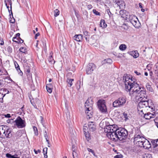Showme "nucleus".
I'll return each instance as SVG.
<instances>
[{"instance_id":"864d4df0","label":"nucleus","mask_w":158,"mask_h":158,"mask_svg":"<svg viewBox=\"0 0 158 158\" xmlns=\"http://www.w3.org/2000/svg\"><path fill=\"white\" fill-rule=\"evenodd\" d=\"M7 50L8 52L10 53H11L12 52V48L10 46H9L7 48Z\"/></svg>"},{"instance_id":"4d7b16f0","label":"nucleus","mask_w":158,"mask_h":158,"mask_svg":"<svg viewBox=\"0 0 158 158\" xmlns=\"http://www.w3.org/2000/svg\"><path fill=\"white\" fill-rule=\"evenodd\" d=\"M156 140H154L153 142H152V143L153 145V147L155 148L158 145H156V142H155V141H156Z\"/></svg>"},{"instance_id":"473e14b6","label":"nucleus","mask_w":158,"mask_h":158,"mask_svg":"<svg viewBox=\"0 0 158 158\" xmlns=\"http://www.w3.org/2000/svg\"><path fill=\"white\" fill-rule=\"evenodd\" d=\"M104 61L106 63H108L109 64H111L112 62V60L110 58H108L105 59Z\"/></svg>"},{"instance_id":"ea45409f","label":"nucleus","mask_w":158,"mask_h":158,"mask_svg":"<svg viewBox=\"0 0 158 158\" xmlns=\"http://www.w3.org/2000/svg\"><path fill=\"white\" fill-rule=\"evenodd\" d=\"M155 67H156L157 69L156 70H155V73L156 75L158 73V61L156 63L155 65Z\"/></svg>"},{"instance_id":"338daca9","label":"nucleus","mask_w":158,"mask_h":158,"mask_svg":"<svg viewBox=\"0 0 158 158\" xmlns=\"http://www.w3.org/2000/svg\"><path fill=\"white\" fill-rule=\"evenodd\" d=\"M135 73L137 75H140L141 74V73H139V72H138L137 71H135Z\"/></svg>"},{"instance_id":"9d476101","label":"nucleus","mask_w":158,"mask_h":158,"mask_svg":"<svg viewBox=\"0 0 158 158\" xmlns=\"http://www.w3.org/2000/svg\"><path fill=\"white\" fill-rule=\"evenodd\" d=\"M106 135L109 139L114 141H117L119 139L117 131L115 132H112L110 134V133L107 134Z\"/></svg>"},{"instance_id":"1a4fd4ad","label":"nucleus","mask_w":158,"mask_h":158,"mask_svg":"<svg viewBox=\"0 0 158 158\" xmlns=\"http://www.w3.org/2000/svg\"><path fill=\"white\" fill-rule=\"evenodd\" d=\"M96 68V66L94 63H89L87 65L86 69V73L87 74H91Z\"/></svg>"},{"instance_id":"412c9836","label":"nucleus","mask_w":158,"mask_h":158,"mask_svg":"<svg viewBox=\"0 0 158 158\" xmlns=\"http://www.w3.org/2000/svg\"><path fill=\"white\" fill-rule=\"evenodd\" d=\"M130 53L131 55L134 58L138 57L139 55V53L137 50L131 52Z\"/></svg>"},{"instance_id":"f8f14e48","label":"nucleus","mask_w":158,"mask_h":158,"mask_svg":"<svg viewBox=\"0 0 158 158\" xmlns=\"http://www.w3.org/2000/svg\"><path fill=\"white\" fill-rule=\"evenodd\" d=\"M113 2L115 3L120 9H123L125 6L124 2L123 0H113Z\"/></svg>"},{"instance_id":"69168bd1","label":"nucleus","mask_w":158,"mask_h":158,"mask_svg":"<svg viewBox=\"0 0 158 158\" xmlns=\"http://www.w3.org/2000/svg\"><path fill=\"white\" fill-rule=\"evenodd\" d=\"M15 19L13 18V19L10 20V22L12 23H14L15 22Z\"/></svg>"},{"instance_id":"37998d69","label":"nucleus","mask_w":158,"mask_h":158,"mask_svg":"<svg viewBox=\"0 0 158 158\" xmlns=\"http://www.w3.org/2000/svg\"><path fill=\"white\" fill-rule=\"evenodd\" d=\"M109 129H109L108 130V129H107V127L106 126L105 128V131L107 133V134L110 133V134L112 132Z\"/></svg>"},{"instance_id":"cd10ccee","label":"nucleus","mask_w":158,"mask_h":158,"mask_svg":"<svg viewBox=\"0 0 158 158\" xmlns=\"http://www.w3.org/2000/svg\"><path fill=\"white\" fill-rule=\"evenodd\" d=\"M6 156L7 158H19V157H15L14 156L12 155L10 153H7L6 155Z\"/></svg>"},{"instance_id":"39448f33","label":"nucleus","mask_w":158,"mask_h":158,"mask_svg":"<svg viewBox=\"0 0 158 158\" xmlns=\"http://www.w3.org/2000/svg\"><path fill=\"white\" fill-rule=\"evenodd\" d=\"M126 19L129 21L136 28H138L139 22L137 17L133 15H129V16L126 17Z\"/></svg>"},{"instance_id":"6e6d98bb","label":"nucleus","mask_w":158,"mask_h":158,"mask_svg":"<svg viewBox=\"0 0 158 158\" xmlns=\"http://www.w3.org/2000/svg\"><path fill=\"white\" fill-rule=\"evenodd\" d=\"M44 135L45 139H48L47 132L46 131H45L44 133Z\"/></svg>"},{"instance_id":"6ab92c4d","label":"nucleus","mask_w":158,"mask_h":158,"mask_svg":"<svg viewBox=\"0 0 158 158\" xmlns=\"http://www.w3.org/2000/svg\"><path fill=\"white\" fill-rule=\"evenodd\" d=\"M24 72L26 73L27 76L28 77H30V68L29 66L27 65H25L24 66Z\"/></svg>"},{"instance_id":"bf43d9fd","label":"nucleus","mask_w":158,"mask_h":158,"mask_svg":"<svg viewBox=\"0 0 158 158\" xmlns=\"http://www.w3.org/2000/svg\"><path fill=\"white\" fill-rule=\"evenodd\" d=\"M34 152L36 154H37L38 152H41L40 151L39 149L37 151H36L35 149H34Z\"/></svg>"},{"instance_id":"a19ab883","label":"nucleus","mask_w":158,"mask_h":158,"mask_svg":"<svg viewBox=\"0 0 158 158\" xmlns=\"http://www.w3.org/2000/svg\"><path fill=\"white\" fill-rule=\"evenodd\" d=\"M20 34L19 33H17L16 34V36L14 37L13 38V39H16V40L17 39H20Z\"/></svg>"},{"instance_id":"2eb2a0df","label":"nucleus","mask_w":158,"mask_h":158,"mask_svg":"<svg viewBox=\"0 0 158 158\" xmlns=\"http://www.w3.org/2000/svg\"><path fill=\"white\" fill-rule=\"evenodd\" d=\"M88 127L89 130L91 131H94L96 129V125L93 122H90L89 123Z\"/></svg>"},{"instance_id":"09e8293b","label":"nucleus","mask_w":158,"mask_h":158,"mask_svg":"<svg viewBox=\"0 0 158 158\" xmlns=\"http://www.w3.org/2000/svg\"><path fill=\"white\" fill-rule=\"evenodd\" d=\"M114 125H110L109 126H107L106 127H107V129H109V130L111 131V129H113V128L114 127Z\"/></svg>"},{"instance_id":"e433bc0d","label":"nucleus","mask_w":158,"mask_h":158,"mask_svg":"<svg viewBox=\"0 0 158 158\" xmlns=\"http://www.w3.org/2000/svg\"><path fill=\"white\" fill-rule=\"evenodd\" d=\"M77 155L76 153V152L75 151V149L74 150H73V158H77Z\"/></svg>"},{"instance_id":"5701e85b","label":"nucleus","mask_w":158,"mask_h":158,"mask_svg":"<svg viewBox=\"0 0 158 158\" xmlns=\"http://www.w3.org/2000/svg\"><path fill=\"white\" fill-rule=\"evenodd\" d=\"M46 89L47 91L49 93H51L52 92V86L51 84H48L46 85Z\"/></svg>"},{"instance_id":"f704fd0d","label":"nucleus","mask_w":158,"mask_h":158,"mask_svg":"<svg viewBox=\"0 0 158 158\" xmlns=\"http://www.w3.org/2000/svg\"><path fill=\"white\" fill-rule=\"evenodd\" d=\"M143 141H141L140 142H139L138 143H136V144L139 146L142 147H143Z\"/></svg>"},{"instance_id":"7ed1b4c3","label":"nucleus","mask_w":158,"mask_h":158,"mask_svg":"<svg viewBox=\"0 0 158 158\" xmlns=\"http://www.w3.org/2000/svg\"><path fill=\"white\" fill-rule=\"evenodd\" d=\"M147 107L150 109L151 111H152L154 109V106L151 100L150 99L145 100L143 98L139 103L138 108Z\"/></svg>"},{"instance_id":"4c0bfd02","label":"nucleus","mask_w":158,"mask_h":158,"mask_svg":"<svg viewBox=\"0 0 158 158\" xmlns=\"http://www.w3.org/2000/svg\"><path fill=\"white\" fill-rule=\"evenodd\" d=\"M123 116L124 118H125V120H127V119H129V118H128L129 116H128V115L127 113H126L125 112H124L123 113Z\"/></svg>"},{"instance_id":"0eeeda50","label":"nucleus","mask_w":158,"mask_h":158,"mask_svg":"<svg viewBox=\"0 0 158 158\" xmlns=\"http://www.w3.org/2000/svg\"><path fill=\"white\" fill-rule=\"evenodd\" d=\"M104 100H99L97 102V105L100 112L103 114H106L107 112V109Z\"/></svg>"},{"instance_id":"aec40b11","label":"nucleus","mask_w":158,"mask_h":158,"mask_svg":"<svg viewBox=\"0 0 158 158\" xmlns=\"http://www.w3.org/2000/svg\"><path fill=\"white\" fill-rule=\"evenodd\" d=\"M100 26L102 28H106L107 25L104 19H101L100 23Z\"/></svg>"},{"instance_id":"0e129e2a","label":"nucleus","mask_w":158,"mask_h":158,"mask_svg":"<svg viewBox=\"0 0 158 158\" xmlns=\"http://www.w3.org/2000/svg\"><path fill=\"white\" fill-rule=\"evenodd\" d=\"M3 91L6 93V94H9V91L8 90L6 89H3Z\"/></svg>"},{"instance_id":"f3484780","label":"nucleus","mask_w":158,"mask_h":158,"mask_svg":"<svg viewBox=\"0 0 158 158\" xmlns=\"http://www.w3.org/2000/svg\"><path fill=\"white\" fill-rule=\"evenodd\" d=\"M14 63L15 66V68L16 69L17 71L18 72L20 76H22L23 75V73L22 72V71L20 70L19 64L16 61H15Z\"/></svg>"},{"instance_id":"5fc2aeb1","label":"nucleus","mask_w":158,"mask_h":158,"mask_svg":"<svg viewBox=\"0 0 158 158\" xmlns=\"http://www.w3.org/2000/svg\"><path fill=\"white\" fill-rule=\"evenodd\" d=\"M47 149H48V148H45L43 149V151L44 152V154H47Z\"/></svg>"},{"instance_id":"f257e3e1","label":"nucleus","mask_w":158,"mask_h":158,"mask_svg":"<svg viewBox=\"0 0 158 158\" xmlns=\"http://www.w3.org/2000/svg\"><path fill=\"white\" fill-rule=\"evenodd\" d=\"M123 80L125 83V89L127 91H130V95L131 97L137 96L138 95L146 93L145 89L139 86V85L134 81L131 75L124 74Z\"/></svg>"},{"instance_id":"4be33fe9","label":"nucleus","mask_w":158,"mask_h":158,"mask_svg":"<svg viewBox=\"0 0 158 158\" xmlns=\"http://www.w3.org/2000/svg\"><path fill=\"white\" fill-rule=\"evenodd\" d=\"M138 132H139L140 133V131H138ZM142 136L141 135V134H139V133L138 132V133L136 134L134 136V142H135L136 141H137V140L142 137Z\"/></svg>"},{"instance_id":"e2e57ef3","label":"nucleus","mask_w":158,"mask_h":158,"mask_svg":"<svg viewBox=\"0 0 158 158\" xmlns=\"http://www.w3.org/2000/svg\"><path fill=\"white\" fill-rule=\"evenodd\" d=\"M40 35V34L39 33H37V34H36L35 35V38L36 39H37V37L38 36H39Z\"/></svg>"},{"instance_id":"a211bd4d","label":"nucleus","mask_w":158,"mask_h":158,"mask_svg":"<svg viewBox=\"0 0 158 158\" xmlns=\"http://www.w3.org/2000/svg\"><path fill=\"white\" fill-rule=\"evenodd\" d=\"M82 35H76L73 37V38L77 41L80 42L82 39Z\"/></svg>"},{"instance_id":"20e7f679","label":"nucleus","mask_w":158,"mask_h":158,"mask_svg":"<svg viewBox=\"0 0 158 158\" xmlns=\"http://www.w3.org/2000/svg\"><path fill=\"white\" fill-rule=\"evenodd\" d=\"M126 102V97H120L113 102V106L115 107H122L125 104Z\"/></svg>"},{"instance_id":"13d9d810","label":"nucleus","mask_w":158,"mask_h":158,"mask_svg":"<svg viewBox=\"0 0 158 158\" xmlns=\"http://www.w3.org/2000/svg\"><path fill=\"white\" fill-rule=\"evenodd\" d=\"M117 129H116V128L114 127L113 128V129H111V132H115L116 131H117Z\"/></svg>"},{"instance_id":"423d86ee","label":"nucleus","mask_w":158,"mask_h":158,"mask_svg":"<svg viewBox=\"0 0 158 158\" xmlns=\"http://www.w3.org/2000/svg\"><path fill=\"white\" fill-rule=\"evenodd\" d=\"M117 132L119 137L118 139L120 141L125 139L127 137V131L125 129H117Z\"/></svg>"},{"instance_id":"c85d7f7f","label":"nucleus","mask_w":158,"mask_h":158,"mask_svg":"<svg viewBox=\"0 0 158 158\" xmlns=\"http://www.w3.org/2000/svg\"><path fill=\"white\" fill-rule=\"evenodd\" d=\"M60 14L59 10L57 9H56L54 10V16L55 17H56L59 15Z\"/></svg>"},{"instance_id":"8fccbe9b","label":"nucleus","mask_w":158,"mask_h":158,"mask_svg":"<svg viewBox=\"0 0 158 158\" xmlns=\"http://www.w3.org/2000/svg\"><path fill=\"white\" fill-rule=\"evenodd\" d=\"M6 94H4V95H3L2 93H0V100L2 99V100H3V98Z\"/></svg>"},{"instance_id":"393cba45","label":"nucleus","mask_w":158,"mask_h":158,"mask_svg":"<svg viewBox=\"0 0 158 158\" xmlns=\"http://www.w3.org/2000/svg\"><path fill=\"white\" fill-rule=\"evenodd\" d=\"M74 81L73 79H70L67 78V82L68 83V85L69 87H71L73 85L72 81Z\"/></svg>"},{"instance_id":"7c9ffc66","label":"nucleus","mask_w":158,"mask_h":158,"mask_svg":"<svg viewBox=\"0 0 158 158\" xmlns=\"http://www.w3.org/2000/svg\"><path fill=\"white\" fill-rule=\"evenodd\" d=\"M17 40H15L14 39H13V41L15 42L16 43H22L23 42V40H22L20 38Z\"/></svg>"},{"instance_id":"6e6552de","label":"nucleus","mask_w":158,"mask_h":158,"mask_svg":"<svg viewBox=\"0 0 158 158\" xmlns=\"http://www.w3.org/2000/svg\"><path fill=\"white\" fill-rule=\"evenodd\" d=\"M15 124L19 128H23L25 126V122L20 117L18 116L15 120Z\"/></svg>"},{"instance_id":"49530a36","label":"nucleus","mask_w":158,"mask_h":158,"mask_svg":"<svg viewBox=\"0 0 158 158\" xmlns=\"http://www.w3.org/2000/svg\"><path fill=\"white\" fill-rule=\"evenodd\" d=\"M123 156L121 154L117 155L114 156V158H123Z\"/></svg>"},{"instance_id":"4468645a","label":"nucleus","mask_w":158,"mask_h":158,"mask_svg":"<svg viewBox=\"0 0 158 158\" xmlns=\"http://www.w3.org/2000/svg\"><path fill=\"white\" fill-rule=\"evenodd\" d=\"M143 147L145 149H149L151 147V144L148 140L145 139L143 141Z\"/></svg>"},{"instance_id":"ddd939ff","label":"nucleus","mask_w":158,"mask_h":158,"mask_svg":"<svg viewBox=\"0 0 158 158\" xmlns=\"http://www.w3.org/2000/svg\"><path fill=\"white\" fill-rule=\"evenodd\" d=\"M93 103V100L92 98L91 97L88 98L85 103V109H87V108H89L90 107L89 106L90 104L91 105V107H92Z\"/></svg>"},{"instance_id":"a878e982","label":"nucleus","mask_w":158,"mask_h":158,"mask_svg":"<svg viewBox=\"0 0 158 158\" xmlns=\"http://www.w3.org/2000/svg\"><path fill=\"white\" fill-rule=\"evenodd\" d=\"M146 86L148 90L151 92L152 91L153 89L151 87V85H150L149 83H147L146 84Z\"/></svg>"},{"instance_id":"3c124183","label":"nucleus","mask_w":158,"mask_h":158,"mask_svg":"<svg viewBox=\"0 0 158 158\" xmlns=\"http://www.w3.org/2000/svg\"><path fill=\"white\" fill-rule=\"evenodd\" d=\"M83 34H84V35L85 36H89V33L87 31H84L83 32Z\"/></svg>"},{"instance_id":"052dcab7","label":"nucleus","mask_w":158,"mask_h":158,"mask_svg":"<svg viewBox=\"0 0 158 158\" xmlns=\"http://www.w3.org/2000/svg\"><path fill=\"white\" fill-rule=\"evenodd\" d=\"M106 11L109 16H110V15H111V13L110 12V10L108 9H107Z\"/></svg>"},{"instance_id":"9b49d317","label":"nucleus","mask_w":158,"mask_h":158,"mask_svg":"<svg viewBox=\"0 0 158 158\" xmlns=\"http://www.w3.org/2000/svg\"><path fill=\"white\" fill-rule=\"evenodd\" d=\"M91 104H90L89 106L90 107L89 108H87V109H85V112L86 114V118L87 119H89L92 117V116L93 112L92 111L93 108L91 107Z\"/></svg>"},{"instance_id":"58836bf2","label":"nucleus","mask_w":158,"mask_h":158,"mask_svg":"<svg viewBox=\"0 0 158 158\" xmlns=\"http://www.w3.org/2000/svg\"><path fill=\"white\" fill-rule=\"evenodd\" d=\"M145 138L143 137V136L140 138L139 139L137 140V141H136L135 142L136 143L139 142H140L141 141H144V140H145Z\"/></svg>"},{"instance_id":"a18cd8bd","label":"nucleus","mask_w":158,"mask_h":158,"mask_svg":"<svg viewBox=\"0 0 158 158\" xmlns=\"http://www.w3.org/2000/svg\"><path fill=\"white\" fill-rule=\"evenodd\" d=\"M155 124L156 126H158V116L156 117V118L154 120Z\"/></svg>"},{"instance_id":"680f3d73","label":"nucleus","mask_w":158,"mask_h":158,"mask_svg":"<svg viewBox=\"0 0 158 158\" xmlns=\"http://www.w3.org/2000/svg\"><path fill=\"white\" fill-rule=\"evenodd\" d=\"M93 7L92 5L91 4H89L87 5V8L89 9H90Z\"/></svg>"},{"instance_id":"bb28decb","label":"nucleus","mask_w":158,"mask_h":158,"mask_svg":"<svg viewBox=\"0 0 158 158\" xmlns=\"http://www.w3.org/2000/svg\"><path fill=\"white\" fill-rule=\"evenodd\" d=\"M127 48V46L124 44H122L119 47V49L121 51H124Z\"/></svg>"},{"instance_id":"dca6fc26","label":"nucleus","mask_w":158,"mask_h":158,"mask_svg":"<svg viewBox=\"0 0 158 158\" xmlns=\"http://www.w3.org/2000/svg\"><path fill=\"white\" fill-rule=\"evenodd\" d=\"M155 117V114H152L150 112H148L144 115V117L146 119H150L152 118H153Z\"/></svg>"},{"instance_id":"774afa93","label":"nucleus","mask_w":158,"mask_h":158,"mask_svg":"<svg viewBox=\"0 0 158 158\" xmlns=\"http://www.w3.org/2000/svg\"><path fill=\"white\" fill-rule=\"evenodd\" d=\"M3 81L2 80H0V86L3 85Z\"/></svg>"},{"instance_id":"2f4dec72","label":"nucleus","mask_w":158,"mask_h":158,"mask_svg":"<svg viewBox=\"0 0 158 158\" xmlns=\"http://www.w3.org/2000/svg\"><path fill=\"white\" fill-rule=\"evenodd\" d=\"M143 158H152V157L151 154L147 153L143 155Z\"/></svg>"},{"instance_id":"de8ad7c7","label":"nucleus","mask_w":158,"mask_h":158,"mask_svg":"<svg viewBox=\"0 0 158 158\" xmlns=\"http://www.w3.org/2000/svg\"><path fill=\"white\" fill-rule=\"evenodd\" d=\"M86 133L85 132L84 134L85 135V136L86 138L88 140H89L90 139V138H89V135L88 133L86 134Z\"/></svg>"},{"instance_id":"c9c22d12","label":"nucleus","mask_w":158,"mask_h":158,"mask_svg":"<svg viewBox=\"0 0 158 158\" xmlns=\"http://www.w3.org/2000/svg\"><path fill=\"white\" fill-rule=\"evenodd\" d=\"M48 60L49 62L52 63L53 62L54 63L55 61L53 58L52 56L51 55L48 58Z\"/></svg>"},{"instance_id":"c756f323","label":"nucleus","mask_w":158,"mask_h":158,"mask_svg":"<svg viewBox=\"0 0 158 158\" xmlns=\"http://www.w3.org/2000/svg\"><path fill=\"white\" fill-rule=\"evenodd\" d=\"M87 149L88 151L89 152H91L95 157H97V156L95 155V154L94 153V150H93L92 149H91L89 148H87Z\"/></svg>"},{"instance_id":"c03bdc74","label":"nucleus","mask_w":158,"mask_h":158,"mask_svg":"<svg viewBox=\"0 0 158 158\" xmlns=\"http://www.w3.org/2000/svg\"><path fill=\"white\" fill-rule=\"evenodd\" d=\"M33 129L34 131L35 135H37L38 134V132L37 128L35 127H34Z\"/></svg>"},{"instance_id":"b1692460","label":"nucleus","mask_w":158,"mask_h":158,"mask_svg":"<svg viewBox=\"0 0 158 158\" xmlns=\"http://www.w3.org/2000/svg\"><path fill=\"white\" fill-rule=\"evenodd\" d=\"M126 11L124 10H121L119 11L120 15L121 17L126 19L125 15Z\"/></svg>"},{"instance_id":"79ce46f5","label":"nucleus","mask_w":158,"mask_h":158,"mask_svg":"<svg viewBox=\"0 0 158 158\" xmlns=\"http://www.w3.org/2000/svg\"><path fill=\"white\" fill-rule=\"evenodd\" d=\"M93 12L96 15H100L101 14L100 13L98 12L95 9H94L93 10Z\"/></svg>"},{"instance_id":"603ef678","label":"nucleus","mask_w":158,"mask_h":158,"mask_svg":"<svg viewBox=\"0 0 158 158\" xmlns=\"http://www.w3.org/2000/svg\"><path fill=\"white\" fill-rule=\"evenodd\" d=\"M3 115L6 118H10L11 117V116H10V114H4Z\"/></svg>"},{"instance_id":"72a5a7b5","label":"nucleus","mask_w":158,"mask_h":158,"mask_svg":"<svg viewBox=\"0 0 158 158\" xmlns=\"http://www.w3.org/2000/svg\"><path fill=\"white\" fill-rule=\"evenodd\" d=\"M26 48L23 47H21L19 49V51L23 53L26 54Z\"/></svg>"},{"instance_id":"f03ea898","label":"nucleus","mask_w":158,"mask_h":158,"mask_svg":"<svg viewBox=\"0 0 158 158\" xmlns=\"http://www.w3.org/2000/svg\"><path fill=\"white\" fill-rule=\"evenodd\" d=\"M11 130L6 125L0 126V137L10 138L11 136Z\"/></svg>"}]
</instances>
